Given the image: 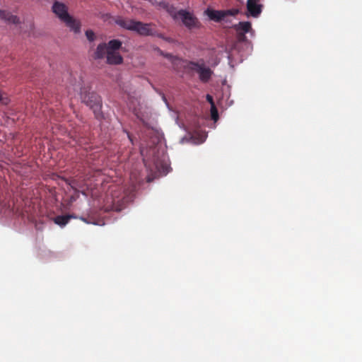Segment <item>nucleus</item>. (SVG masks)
Listing matches in <instances>:
<instances>
[{
	"label": "nucleus",
	"instance_id": "nucleus-1",
	"mask_svg": "<svg viewBox=\"0 0 362 362\" xmlns=\"http://www.w3.org/2000/svg\"><path fill=\"white\" fill-rule=\"evenodd\" d=\"M52 10L53 13L74 33H78L80 32V22L69 14L68 8L64 4L56 1L52 5Z\"/></svg>",
	"mask_w": 362,
	"mask_h": 362
},
{
	"label": "nucleus",
	"instance_id": "nucleus-2",
	"mask_svg": "<svg viewBox=\"0 0 362 362\" xmlns=\"http://www.w3.org/2000/svg\"><path fill=\"white\" fill-rule=\"evenodd\" d=\"M80 94L82 102L93 111L97 118H99L101 115L100 110L102 107L100 96L95 92H89L85 87L81 88Z\"/></svg>",
	"mask_w": 362,
	"mask_h": 362
},
{
	"label": "nucleus",
	"instance_id": "nucleus-3",
	"mask_svg": "<svg viewBox=\"0 0 362 362\" xmlns=\"http://www.w3.org/2000/svg\"><path fill=\"white\" fill-rule=\"evenodd\" d=\"M179 14L182 24L188 30L200 29L202 27V23L193 13L185 9H180Z\"/></svg>",
	"mask_w": 362,
	"mask_h": 362
},
{
	"label": "nucleus",
	"instance_id": "nucleus-4",
	"mask_svg": "<svg viewBox=\"0 0 362 362\" xmlns=\"http://www.w3.org/2000/svg\"><path fill=\"white\" fill-rule=\"evenodd\" d=\"M238 11L237 9H228V10H214L208 8L204 11V14L206 15L210 20L215 22L219 23L223 21L227 16H234L238 14Z\"/></svg>",
	"mask_w": 362,
	"mask_h": 362
},
{
	"label": "nucleus",
	"instance_id": "nucleus-5",
	"mask_svg": "<svg viewBox=\"0 0 362 362\" xmlns=\"http://www.w3.org/2000/svg\"><path fill=\"white\" fill-rule=\"evenodd\" d=\"M187 68L199 74V79L204 83L208 82L213 74L211 69L205 66L204 63L189 62Z\"/></svg>",
	"mask_w": 362,
	"mask_h": 362
},
{
	"label": "nucleus",
	"instance_id": "nucleus-6",
	"mask_svg": "<svg viewBox=\"0 0 362 362\" xmlns=\"http://www.w3.org/2000/svg\"><path fill=\"white\" fill-rule=\"evenodd\" d=\"M151 23H144L141 21H137L134 31L144 36L154 35L156 31L151 28Z\"/></svg>",
	"mask_w": 362,
	"mask_h": 362
},
{
	"label": "nucleus",
	"instance_id": "nucleus-7",
	"mask_svg": "<svg viewBox=\"0 0 362 362\" xmlns=\"http://www.w3.org/2000/svg\"><path fill=\"white\" fill-rule=\"evenodd\" d=\"M115 23L123 28L134 31L137 21L132 19L123 18L119 17L116 19Z\"/></svg>",
	"mask_w": 362,
	"mask_h": 362
},
{
	"label": "nucleus",
	"instance_id": "nucleus-8",
	"mask_svg": "<svg viewBox=\"0 0 362 362\" xmlns=\"http://www.w3.org/2000/svg\"><path fill=\"white\" fill-rule=\"evenodd\" d=\"M0 19L9 24H18L20 20L17 16L13 15L11 12L0 9Z\"/></svg>",
	"mask_w": 362,
	"mask_h": 362
},
{
	"label": "nucleus",
	"instance_id": "nucleus-9",
	"mask_svg": "<svg viewBox=\"0 0 362 362\" xmlns=\"http://www.w3.org/2000/svg\"><path fill=\"white\" fill-rule=\"evenodd\" d=\"M0 19L9 24H18L20 20L17 16L13 15L11 12L0 9Z\"/></svg>",
	"mask_w": 362,
	"mask_h": 362
},
{
	"label": "nucleus",
	"instance_id": "nucleus-10",
	"mask_svg": "<svg viewBox=\"0 0 362 362\" xmlns=\"http://www.w3.org/2000/svg\"><path fill=\"white\" fill-rule=\"evenodd\" d=\"M123 59L117 52L110 50L107 52V62L110 64H120Z\"/></svg>",
	"mask_w": 362,
	"mask_h": 362
},
{
	"label": "nucleus",
	"instance_id": "nucleus-11",
	"mask_svg": "<svg viewBox=\"0 0 362 362\" xmlns=\"http://www.w3.org/2000/svg\"><path fill=\"white\" fill-rule=\"evenodd\" d=\"M262 6L259 3H247V9L250 15L257 18L262 13Z\"/></svg>",
	"mask_w": 362,
	"mask_h": 362
},
{
	"label": "nucleus",
	"instance_id": "nucleus-12",
	"mask_svg": "<svg viewBox=\"0 0 362 362\" xmlns=\"http://www.w3.org/2000/svg\"><path fill=\"white\" fill-rule=\"evenodd\" d=\"M108 49L105 43L99 44L94 53V58L96 59H103L107 56Z\"/></svg>",
	"mask_w": 362,
	"mask_h": 362
},
{
	"label": "nucleus",
	"instance_id": "nucleus-13",
	"mask_svg": "<svg viewBox=\"0 0 362 362\" xmlns=\"http://www.w3.org/2000/svg\"><path fill=\"white\" fill-rule=\"evenodd\" d=\"M236 32H243L244 33H249L252 30L251 23L249 21L240 22L234 25Z\"/></svg>",
	"mask_w": 362,
	"mask_h": 362
},
{
	"label": "nucleus",
	"instance_id": "nucleus-14",
	"mask_svg": "<svg viewBox=\"0 0 362 362\" xmlns=\"http://www.w3.org/2000/svg\"><path fill=\"white\" fill-rule=\"evenodd\" d=\"M74 217V216L71 215L57 216L54 218V222L61 227H63L68 223L71 218Z\"/></svg>",
	"mask_w": 362,
	"mask_h": 362
},
{
	"label": "nucleus",
	"instance_id": "nucleus-15",
	"mask_svg": "<svg viewBox=\"0 0 362 362\" xmlns=\"http://www.w3.org/2000/svg\"><path fill=\"white\" fill-rule=\"evenodd\" d=\"M122 46V42L119 40H112L109 41L107 45V47L108 51L112 50L113 52H117Z\"/></svg>",
	"mask_w": 362,
	"mask_h": 362
},
{
	"label": "nucleus",
	"instance_id": "nucleus-16",
	"mask_svg": "<svg viewBox=\"0 0 362 362\" xmlns=\"http://www.w3.org/2000/svg\"><path fill=\"white\" fill-rule=\"evenodd\" d=\"M124 208V202L122 199H113L112 205L110 210L120 211Z\"/></svg>",
	"mask_w": 362,
	"mask_h": 362
},
{
	"label": "nucleus",
	"instance_id": "nucleus-17",
	"mask_svg": "<svg viewBox=\"0 0 362 362\" xmlns=\"http://www.w3.org/2000/svg\"><path fill=\"white\" fill-rule=\"evenodd\" d=\"M166 10L174 20L180 18L179 11H177L173 6L168 4L166 6Z\"/></svg>",
	"mask_w": 362,
	"mask_h": 362
},
{
	"label": "nucleus",
	"instance_id": "nucleus-18",
	"mask_svg": "<svg viewBox=\"0 0 362 362\" xmlns=\"http://www.w3.org/2000/svg\"><path fill=\"white\" fill-rule=\"evenodd\" d=\"M211 117L214 121H216L218 118V111L214 105V104H212L211 108Z\"/></svg>",
	"mask_w": 362,
	"mask_h": 362
},
{
	"label": "nucleus",
	"instance_id": "nucleus-19",
	"mask_svg": "<svg viewBox=\"0 0 362 362\" xmlns=\"http://www.w3.org/2000/svg\"><path fill=\"white\" fill-rule=\"evenodd\" d=\"M86 36L87 37V39L90 41V42H93L94 41L95 38V33L93 30H88L86 31Z\"/></svg>",
	"mask_w": 362,
	"mask_h": 362
},
{
	"label": "nucleus",
	"instance_id": "nucleus-20",
	"mask_svg": "<svg viewBox=\"0 0 362 362\" xmlns=\"http://www.w3.org/2000/svg\"><path fill=\"white\" fill-rule=\"evenodd\" d=\"M246 33H244L243 32H237V38L238 41L240 42H244L246 40Z\"/></svg>",
	"mask_w": 362,
	"mask_h": 362
},
{
	"label": "nucleus",
	"instance_id": "nucleus-21",
	"mask_svg": "<svg viewBox=\"0 0 362 362\" xmlns=\"http://www.w3.org/2000/svg\"><path fill=\"white\" fill-rule=\"evenodd\" d=\"M206 98H207V100L211 103V105L214 104L213 98L211 95H207Z\"/></svg>",
	"mask_w": 362,
	"mask_h": 362
},
{
	"label": "nucleus",
	"instance_id": "nucleus-22",
	"mask_svg": "<svg viewBox=\"0 0 362 362\" xmlns=\"http://www.w3.org/2000/svg\"><path fill=\"white\" fill-rule=\"evenodd\" d=\"M261 0H247V3H259Z\"/></svg>",
	"mask_w": 362,
	"mask_h": 362
},
{
	"label": "nucleus",
	"instance_id": "nucleus-23",
	"mask_svg": "<svg viewBox=\"0 0 362 362\" xmlns=\"http://www.w3.org/2000/svg\"><path fill=\"white\" fill-rule=\"evenodd\" d=\"M128 137H129V139H130V141H132V138H131L130 135H128Z\"/></svg>",
	"mask_w": 362,
	"mask_h": 362
},
{
	"label": "nucleus",
	"instance_id": "nucleus-24",
	"mask_svg": "<svg viewBox=\"0 0 362 362\" xmlns=\"http://www.w3.org/2000/svg\"><path fill=\"white\" fill-rule=\"evenodd\" d=\"M2 100V96L0 94V101Z\"/></svg>",
	"mask_w": 362,
	"mask_h": 362
}]
</instances>
